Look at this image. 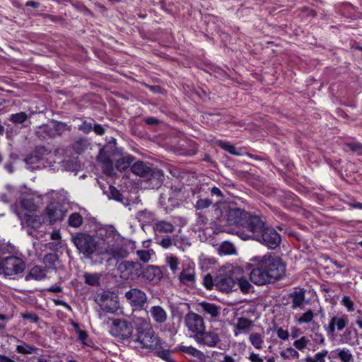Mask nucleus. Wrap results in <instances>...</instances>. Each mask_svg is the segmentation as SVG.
<instances>
[{
    "label": "nucleus",
    "mask_w": 362,
    "mask_h": 362,
    "mask_svg": "<svg viewBox=\"0 0 362 362\" xmlns=\"http://www.w3.org/2000/svg\"><path fill=\"white\" fill-rule=\"evenodd\" d=\"M92 130L98 135H103L105 133V128L100 124H95Z\"/></svg>",
    "instance_id": "64"
},
{
    "label": "nucleus",
    "mask_w": 362,
    "mask_h": 362,
    "mask_svg": "<svg viewBox=\"0 0 362 362\" xmlns=\"http://www.w3.org/2000/svg\"><path fill=\"white\" fill-rule=\"evenodd\" d=\"M135 341L139 342L141 348L153 349L158 346L159 339L151 329L146 332H137Z\"/></svg>",
    "instance_id": "16"
},
{
    "label": "nucleus",
    "mask_w": 362,
    "mask_h": 362,
    "mask_svg": "<svg viewBox=\"0 0 362 362\" xmlns=\"http://www.w3.org/2000/svg\"><path fill=\"white\" fill-rule=\"evenodd\" d=\"M22 223L26 225L28 228L27 233L29 235L38 239L42 237L44 231H37V230L41 228L43 223H47V222L43 220L42 214L40 216L25 214Z\"/></svg>",
    "instance_id": "14"
},
{
    "label": "nucleus",
    "mask_w": 362,
    "mask_h": 362,
    "mask_svg": "<svg viewBox=\"0 0 362 362\" xmlns=\"http://www.w3.org/2000/svg\"><path fill=\"white\" fill-rule=\"evenodd\" d=\"M245 237H247V240H255L272 250L276 249L281 242L280 234L274 228L268 226L262 216L250 235H245Z\"/></svg>",
    "instance_id": "4"
},
{
    "label": "nucleus",
    "mask_w": 362,
    "mask_h": 362,
    "mask_svg": "<svg viewBox=\"0 0 362 362\" xmlns=\"http://www.w3.org/2000/svg\"><path fill=\"white\" fill-rule=\"evenodd\" d=\"M166 262L170 269L173 273H175L179 269V261L175 256H169L166 257Z\"/></svg>",
    "instance_id": "48"
},
{
    "label": "nucleus",
    "mask_w": 362,
    "mask_h": 362,
    "mask_svg": "<svg viewBox=\"0 0 362 362\" xmlns=\"http://www.w3.org/2000/svg\"><path fill=\"white\" fill-rule=\"evenodd\" d=\"M138 218L140 221L151 223L154 220V214L153 212L145 209L138 212Z\"/></svg>",
    "instance_id": "42"
},
{
    "label": "nucleus",
    "mask_w": 362,
    "mask_h": 362,
    "mask_svg": "<svg viewBox=\"0 0 362 362\" xmlns=\"http://www.w3.org/2000/svg\"><path fill=\"white\" fill-rule=\"evenodd\" d=\"M348 324V319L346 316H333L329 321L328 327H327V334L329 335H333L337 329L338 331H341L346 325Z\"/></svg>",
    "instance_id": "19"
},
{
    "label": "nucleus",
    "mask_w": 362,
    "mask_h": 362,
    "mask_svg": "<svg viewBox=\"0 0 362 362\" xmlns=\"http://www.w3.org/2000/svg\"><path fill=\"white\" fill-rule=\"evenodd\" d=\"M194 340L201 345L208 347H216L221 341L218 329L202 331Z\"/></svg>",
    "instance_id": "15"
},
{
    "label": "nucleus",
    "mask_w": 362,
    "mask_h": 362,
    "mask_svg": "<svg viewBox=\"0 0 362 362\" xmlns=\"http://www.w3.org/2000/svg\"><path fill=\"white\" fill-rule=\"evenodd\" d=\"M180 281L186 285H192L195 282L194 272L190 269H184L179 276Z\"/></svg>",
    "instance_id": "28"
},
{
    "label": "nucleus",
    "mask_w": 362,
    "mask_h": 362,
    "mask_svg": "<svg viewBox=\"0 0 362 362\" xmlns=\"http://www.w3.org/2000/svg\"><path fill=\"white\" fill-rule=\"evenodd\" d=\"M103 246L100 255H109L112 259H123L129 255L123 238L116 229L110 226L105 230V237L102 238Z\"/></svg>",
    "instance_id": "3"
},
{
    "label": "nucleus",
    "mask_w": 362,
    "mask_h": 362,
    "mask_svg": "<svg viewBox=\"0 0 362 362\" xmlns=\"http://www.w3.org/2000/svg\"><path fill=\"white\" fill-rule=\"evenodd\" d=\"M136 333L139 332H146L152 329L150 320L148 318H137L134 320Z\"/></svg>",
    "instance_id": "30"
},
{
    "label": "nucleus",
    "mask_w": 362,
    "mask_h": 362,
    "mask_svg": "<svg viewBox=\"0 0 362 362\" xmlns=\"http://www.w3.org/2000/svg\"><path fill=\"white\" fill-rule=\"evenodd\" d=\"M85 283L92 286L100 285V274L98 273H85L83 274Z\"/></svg>",
    "instance_id": "35"
},
{
    "label": "nucleus",
    "mask_w": 362,
    "mask_h": 362,
    "mask_svg": "<svg viewBox=\"0 0 362 362\" xmlns=\"http://www.w3.org/2000/svg\"><path fill=\"white\" fill-rule=\"evenodd\" d=\"M315 315L316 314L311 309H309L298 316H296V322L298 325L310 324L314 321L313 319Z\"/></svg>",
    "instance_id": "29"
},
{
    "label": "nucleus",
    "mask_w": 362,
    "mask_h": 362,
    "mask_svg": "<svg viewBox=\"0 0 362 362\" xmlns=\"http://www.w3.org/2000/svg\"><path fill=\"white\" fill-rule=\"evenodd\" d=\"M197 306V310L210 320L216 321L221 315V308L214 303L202 301L199 303Z\"/></svg>",
    "instance_id": "17"
},
{
    "label": "nucleus",
    "mask_w": 362,
    "mask_h": 362,
    "mask_svg": "<svg viewBox=\"0 0 362 362\" xmlns=\"http://www.w3.org/2000/svg\"><path fill=\"white\" fill-rule=\"evenodd\" d=\"M328 351L323 350L320 352L317 353L313 357L317 362H325V358L327 356Z\"/></svg>",
    "instance_id": "61"
},
{
    "label": "nucleus",
    "mask_w": 362,
    "mask_h": 362,
    "mask_svg": "<svg viewBox=\"0 0 362 362\" xmlns=\"http://www.w3.org/2000/svg\"><path fill=\"white\" fill-rule=\"evenodd\" d=\"M67 212L66 209L59 203L49 204L42 213L43 220L49 224L62 221Z\"/></svg>",
    "instance_id": "9"
},
{
    "label": "nucleus",
    "mask_w": 362,
    "mask_h": 362,
    "mask_svg": "<svg viewBox=\"0 0 362 362\" xmlns=\"http://www.w3.org/2000/svg\"><path fill=\"white\" fill-rule=\"evenodd\" d=\"M74 327L76 329V332L78 334V339L86 345H88V344L86 342V339H88V334L86 331L81 330L79 328V326L77 323H74Z\"/></svg>",
    "instance_id": "54"
},
{
    "label": "nucleus",
    "mask_w": 362,
    "mask_h": 362,
    "mask_svg": "<svg viewBox=\"0 0 362 362\" xmlns=\"http://www.w3.org/2000/svg\"><path fill=\"white\" fill-rule=\"evenodd\" d=\"M346 145L353 151H358L362 149V144L358 142H349L346 143Z\"/></svg>",
    "instance_id": "62"
},
{
    "label": "nucleus",
    "mask_w": 362,
    "mask_h": 362,
    "mask_svg": "<svg viewBox=\"0 0 362 362\" xmlns=\"http://www.w3.org/2000/svg\"><path fill=\"white\" fill-rule=\"evenodd\" d=\"M59 262V257L54 253H48L43 257V263L50 269H56V263Z\"/></svg>",
    "instance_id": "33"
},
{
    "label": "nucleus",
    "mask_w": 362,
    "mask_h": 362,
    "mask_svg": "<svg viewBox=\"0 0 362 362\" xmlns=\"http://www.w3.org/2000/svg\"><path fill=\"white\" fill-rule=\"evenodd\" d=\"M93 124L91 122H88L86 120H83L82 124L78 126V130L83 132L84 134H88L92 131Z\"/></svg>",
    "instance_id": "56"
},
{
    "label": "nucleus",
    "mask_w": 362,
    "mask_h": 362,
    "mask_svg": "<svg viewBox=\"0 0 362 362\" xmlns=\"http://www.w3.org/2000/svg\"><path fill=\"white\" fill-rule=\"evenodd\" d=\"M46 276L45 271L40 266L33 267L25 276V281H30L31 279L41 280Z\"/></svg>",
    "instance_id": "26"
},
{
    "label": "nucleus",
    "mask_w": 362,
    "mask_h": 362,
    "mask_svg": "<svg viewBox=\"0 0 362 362\" xmlns=\"http://www.w3.org/2000/svg\"><path fill=\"white\" fill-rule=\"evenodd\" d=\"M309 343V340L306 338V337L303 336L299 339L296 340L293 342V346L298 350L303 351L305 349Z\"/></svg>",
    "instance_id": "52"
},
{
    "label": "nucleus",
    "mask_w": 362,
    "mask_h": 362,
    "mask_svg": "<svg viewBox=\"0 0 362 362\" xmlns=\"http://www.w3.org/2000/svg\"><path fill=\"white\" fill-rule=\"evenodd\" d=\"M203 283H204V286L207 289H211L213 286L214 285V281H213V278L211 274H207L204 276V278L203 279Z\"/></svg>",
    "instance_id": "60"
},
{
    "label": "nucleus",
    "mask_w": 362,
    "mask_h": 362,
    "mask_svg": "<svg viewBox=\"0 0 362 362\" xmlns=\"http://www.w3.org/2000/svg\"><path fill=\"white\" fill-rule=\"evenodd\" d=\"M73 243L80 252L86 256H90L94 252L100 255V247L103 246L102 239L96 241L91 235L78 233L73 236Z\"/></svg>",
    "instance_id": "5"
},
{
    "label": "nucleus",
    "mask_w": 362,
    "mask_h": 362,
    "mask_svg": "<svg viewBox=\"0 0 362 362\" xmlns=\"http://www.w3.org/2000/svg\"><path fill=\"white\" fill-rule=\"evenodd\" d=\"M219 251L224 255H232L235 252V247L231 243L225 241L220 245Z\"/></svg>",
    "instance_id": "43"
},
{
    "label": "nucleus",
    "mask_w": 362,
    "mask_h": 362,
    "mask_svg": "<svg viewBox=\"0 0 362 362\" xmlns=\"http://www.w3.org/2000/svg\"><path fill=\"white\" fill-rule=\"evenodd\" d=\"M235 276L236 285L240 290L244 293H249L254 291L253 286L249 282V281L243 277V276Z\"/></svg>",
    "instance_id": "25"
},
{
    "label": "nucleus",
    "mask_w": 362,
    "mask_h": 362,
    "mask_svg": "<svg viewBox=\"0 0 362 362\" xmlns=\"http://www.w3.org/2000/svg\"><path fill=\"white\" fill-rule=\"evenodd\" d=\"M53 128L55 136L57 135L60 136L66 131L70 130V127L67 124L57 121L53 122Z\"/></svg>",
    "instance_id": "40"
},
{
    "label": "nucleus",
    "mask_w": 362,
    "mask_h": 362,
    "mask_svg": "<svg viewBox=\"0 0 362 362\" xmlns=\"http://www.w3.org/2000/svg\"><path fill=\"white\" fill-rule=\"evenodd\" d=\"M124 296L127 303L134 308V310L144 309L145 304L147 303L146 293L138 288H130L125 293Z\"/></svg>",
    "instance_id": "13"
},
{
    "label": "nucleus",
    "mask_w": 362,
    "mask_h": 362,
    "mask_svg": "<svg viewBox=\"0 0 362 362\" xmlns=\"http://www.w3.org/2000/svg\"><path fill=\"white\" fill-rule=\"evenodd\" d=\"M280 355L284 358H298L299 357V353L293 348L289 347L286 350L281 351Z\"/></svg>",
    "instance_id": "45"
},
{
    "label": "nucleus",
    "mask_w": 362,
    "mask_h": 362,
    "mask_svg": "<svg viewBox=\"0 0 362 362\" xmlns=\"http://www.w3.org/2000/svg\"><path fill=\"white\" fill-rule=\"evenodd\" d=\"M241 271L238 267H233L230 275H220L215 279V286L219 291L229 293L236 286L235 276L240 274Z\"/></svg>",
    "instance_id": "10"
},
{
    "label": "nucleus",
    "mask_w": 362,
    "mask_h": 362,
    "mask_svg": "<svg viewBox=\"0 0 362 362\" xmlns=\"http://www.w3.org/2000/svg\"><path fill=\"white\" fill-rule=\"evenodd\" d=\"M253 326V322L245 317H238L236 323V329L242 332H247Z\"/></svg>",
    "instance_id": "31"
},
{
    "label": "nucleus",
    "mask_w": 362,
    "mask_h": 362,
    "mask_svg": "<svg viewBox=\"0 0 362 362\" xmlns=\"http://www.w3.org/2000/svg\"><path fill=\"white\" fill-rule=\"evenodd\" d=\"M250 280L257 286H264L281 279L286 273V264L275 255L266 254L251 259Z\"/></svg>",
    "instance_id": "1"
},
{
    "label": "nucleus",
    "mask_w": 362,
    "mask_h": 362,
    "mask_svg": "<svg viewBox=\"0 0 362 362\" xmlns=\"http://www.w3.org/2000/svg\"><path fill=\"white\" fill-rule=\"evenodd\" d=\"M153 320L157 324H163L167 320L168 315L165 310L160 305L151 306L148 310H146Z\"/></svg>",
    "instance_id": "20"
},
{
    "label": "nucleus",
    "mask_w": 362,
    "mask_h": 362,
    "mask_svg": "<svg viewBox=\"0 0 362 362\" xmlns=\"http://www.w3.org/2000/svg\"><path fill=\"white\" fill-rule=\"evenodd\" d=\"M134 157L130 155H122L116 162V168L119 171L126 170L133 162Z\"/></svg>",
    "instance_id": "27"
},
{
    "label": "nucleus",
    "mask_w": 362,
    "mask_h": 362,
    "mask_svg": "<svg viewBox=\"0 0 362 362\" xmlns=\"http://www.w3.org/2000/svg\"><path fill=\"white\" fill-rule=\"evenodd\" d=\"M335 357L341 360L342 362H353L354 357L351 354V351L349 349H336L335 351Z\"/></svg>",
    "instance_id": "32"
},
{
    "label": "nucleus",
    "mask_w": 362,
    "mask_h": 362,
    "mask_svg": "<svg viewBox=\"0 0 362 362\" xmlns=\"http://www.w3.org/2000/svg\"><path fill=\"white\" fill-rule=\"evenodd\" d=\"M212 201L209 199H199L197 201L194 207L197 210H203L209 208L212 204Z\"/></svg>",
    "instance_id": "49"
},
{
    "label": "nucleus",
    "mask_w": 362,
    "mask_h": 362,
    "mask_svg": "<svg viewBox=\"0 0 362 362\" xmlns=\"http://www.w3.org/2000/svg\"><path fill=\"white\" fill-rule=\"evenodd\" d=\"M173 243L174 239L168 235H166L158 242V244L163 248H169L173 245Z\"/></svg>",
    "instance_id": "55"
},
{
    "label": "nucleus",
    "mask_w": 362,
    "mask_h": 362,
    "mask_svg": "<svg viewBox=\"0 0 362 362\" xmlns=\"http://www.w3.org/2000/svg\"><path fill=\"white\" fill-rule=\"evenodd\" d=\"M22 317L24 320H30L32 322H37L40 320V317L35 313H25L21 314Z\"/></svg>",
    "instance_id": "57"
},
{
    "label": "nucleus",
    "mask_w": 362,
    "mask_h": 362,
    "mask_svg": "<svg viewBox=\"0 0 362 362\" xmlns=\"http://www.w3.org/2000/svg\"><path fill=\"white\" fill-rule=\"evenodd\" d=\"M249 341L255 349H261L262 348L264 340L261 334L257 332L251 333L249 336Z\"/></svg>",
    "instance_id": "38"
},
{
    "label": "nucleus",
    "mask_w": 362,
    "mask_h": 362,
    "mask_svg": "<svg viewBox=\"0 0 362 362\" xmlns=\"http://www.w3.org/2000/svg\"><path fill=\"white\" fill-rule=\"evenodd\" d=\"M184 322L188 331L192 334V336L194 339H195L202 331L206 329L203 317L192 311H190L185 315Z\"/></svg>",
    "instance_id": "11"
},
{
    "label": "nucleus",
    "mask_w": 362,
    "mask_h": 362,
    "mask_svg": "<svg viewBox=\"0 0 362 362\" xmlns=\"http://www.w3.org/2000/svg\"><path fill=\"white\" fill-rule=\"evenodd\" d=\"M178 349L180 351L191 355L194 357L202 356V354H200V351L192 346H180Z\"/></svg>",
    "instance_id": "47"
},
{
    "label": "nucleus",
    "mask_w": 362,
    "mask_h": 362,
    "mask_svg": "<svg viewBox=\"0 0 362 362\" xmlns=\"http://www.w3.org/2000/svg\"><path fill=\"white\" fill-rule=\"evenodd\" d=\"M132 324L121 319H114L110 329V332L113 337L122 340L128 339L132 335Z\"/></svg>",
    "instance_id": "12"
},
{
    "label": "nucleus",
    "mask_w": 362,
    "mask_h": 362,
    "mask_svg": "<svg viewBox=\"0 0 362 362\" xmlns=\"http://www.w3.org/2000/svg\"><path fill=\"white\" fill-rule=\"evenodd\" d=\"M223 209V211L216 209V218L220 222H226L228 226H235L230 233L237 235L243 240H247V237H245V235H250L261 216L233 204L224 206Z\"/></svg>",
    "instance_id": "2"
},
{
    "label": "nucleus",
    "mask_w": 362,
    "mask_h": 362,
    "mask_svg": "<svg viewBox=\"0 0 362 362\" xmlns=\"http://www.w3.org/2000/svg\"><path fill=\"white\" fill-rule=\"evenodd\" d=\"M37 136L41 139H47L48 138H54V132L53 125L44 124L38 127L36 131Z\"/></svg>",
    "instance_id": "24"
},
{
    "label": "nucleus",
    "mask_w": 362,
    "mask_h": 362,
    "mask_svg": "<svg viewBox=\"0 0 362 362\" xmlns=\"http://www.w3.org/2000/svg\"><path fill=\"white\" fill-rule=\"evenodd\" d=\"M151 165L143 161H138L131 166L132 172L145 180L151 169Z\"/></svg>",
    "instance_id": "21"
},
{
    "label": "nucleus",
    "mask_w": 362,
    "mask_h": 362,
    "mask_svg": "<svg viewBox=\"0 0 362 362\" xmlns=\"http://www.w3.org/2000/svg\"><path fill=\"white\" fill-rule=\"evenodd\" d=\"M157 356L166 362H175L172 357V353L169 350L162 349L157 351Z\"/></svg>",
    "instance_id": "51"
},
{
    "label": "nucleus",
    "mask_w": 362,
    "mask_h": 362,
    "mask_svg": "<svg viewBox=\"0 0 362 362\" xmlns=\"http://www.w3.org/2000/svg\"><path fill=\"white\" fill-rule=\"evenodd\" d=\"M83 223V218L79 213L71 214L68 218V224L73 228H78Z\"/></svg>",
    "instance_id": "39"
},
{
    "label": "nucleus",
    "mask_w": 362,
    "mask_h": 362,
    "mask_svg": "<svg viewBox=\"0 0 362 362\" xmlns=\"http://www.w3.org/2000/svg\"><path fill=\"white\" fill-rule=\"evenodd\" d=\"M313 337V339L315 342L320 344H325V337L322 334L320 333L319 332H313V335H311Z\"/></svg>",
    "instance_id": "59"
},
{
    "label": "nucleus",
    "mask_w": 362,
    "mask_h": 362,
    "mask_svg": "<svg viewBox=\"0 0 362 362\" xmlns=\"http://www.w3.org/2000/svg\"><path fill=\"white\" fill-rule=\"evenodd\" d=\"M25 269V261L17 256L8 255L0 259V269L6 276L15 279L16 276L22 274Z\"/></svg>",
    "instance_id": "6"
},
{
    "label": "nucleus",
    "mask_w": 362,
    "mask_h": 362,
    "mask_svg": "<svg viewBox=\"0 0 362 362\" xmlns=\"http://www.w3.org/2000/svg\"><path fill=\"white\" fill-rule=\"evenodd\" d=\"M121 277L126 279H135L144 274V268L138 262L122 261L117 266Z\"/></svg>",
    "instance_id": "8"
},
{
    "label": "nucleus",
    "mask_w": 362,
    "mask_h": 362,
    "mask_svg": "<svg viewBox=\"0 0 362 362\" xmlns=\"http://www.w3.org/2000/svg\"><path fill=\"white\" fill-rule=\"evenodd\" d=\"M146 182L149 183V187L152 189L159 188L164 181V173L163 170L156 168H151L148 175L145 179Z\"/></svg>",
    "instance_id": "18"
},
{
    "label": "nucleus",
    "mask_w": 362,
    "mask_h": 362,
    "mask_svg": "<svg viewBox=\"0 0 362 362\" xmlns=\"http://www.w3.org/2000/svg\"><path fill=\"white\" fill-rule=\"evenodd\" d=\"M218 144L219 147H221L222 149L226 151L229 153H230L232 155H237V156L240 155V153H238L236 151L235 147L233 144H230L229 142L219 141Z\"/></svg>",
    "instance_id": "46"
},
{
    "label": "nucleus",
    "mask_w": 362,
    "mask_h": 362,
    "mask_svg": "<svg viewBox=\"0 0 362 362\" xmlns=\"http://www.w3.org/2000/svg\"><path fill=\"white\" fill-rule=\"evenodd\" d=\"M136 255L139 259L144 262H149L151 257L150 250H139L136 251Z\"/></svg>",
    "instance_id": "53"
},
{
    "label": "nucleus",
    "mask_w": 362,
    "mask_h": 362,
    "mask_svg": "<svg viewBox=\"0 0 362 362\" xmlns=\"http://www.w3.org/2000/svg\"><path fill=\"white\" fill-rule=\"evenodd\" d=\"M293 309H296L302 305L305 300V293L303 291H295L291 293Z\"/></svg>",
    "instance_id": "34"
},
{
    "label": "nucleus",
    "mask_w": 362,
    "mask_h": 362,
    "mask_svg": "<svg viewBox=\"0 0 362 362\" xmlns=\"http://www.w3.org/2000/svg\"><path fill=\"white\" fill-rule=\"evenodd\" d=\"M13 339L17 342L20 343V344L17 345L16 349V351L18 354L23 355L31 354L33 353H35L38 350V349L34 345L26 344L23 341L20 340L14 337Z\"/></svg>",
    "instance_id": "23"
},
{
    "label": "nucleus",
    "mask_w": 362,
    "mask_h": 362,
    "mask_svg": "<svg viewBox=\"0 0 362 362\" xmlns=\"http://www.w3.org/2000/svg\"><path fill=\"white\" fill-rule=\"evenodd\" d=\"M276 334H277L278 337L283 340L288 339V338L289 337V334H288V331L283 329L281 327L279 328L276 330Z\"/></svg>",
    "instance_id": "63"
},
{
    "label": "nucleus",
    "mask_w": 362,
    "mask_h": 362,
    "mask_svg": "<svg viewBox=\"0 0 362 362\" xmlns=\"http://www.w3.org/2000/svg\"><path fill=\"white\" fill-rule=\"evenodd\" d=\"M342 304L347 308L348 311L354 310V303L351 300L350 297L344 296L341 300Z\"/></svg>",
    "instance_id": "58"
},
{
    "label": "nucleus",
    "mask_w": 362,
    "mask_h": 362,
    "mask_svg": "<svg viewBox=\"0 0 362 362\" xmlns=\"http://www.w3.org/2000/svg\"><path fill=\"white\" fill-rule=\"evenodd\" d=\"M153 228L156 233H173L175 227L170 223L163 220L156 221L153 226Z\"/></svg>",
    "instance_id": "22"
},
{
    "label": "nucleus",
    "mask_w": 362,
    "mask_h": 362,
    "mask_svg": "<svg viewBox=\"0 0 362 362\" xmlns=\"http://www.w3.org/2000/svg\"><path fill=\"white\" fill-rule=\"evenodd\" d=\"M108 197L111 199H113L117 202H120L122 203L124 202V196L119 192V190L117 189L116 187L113 186L109 187V194Z\"/></svg>",
    "instance_id": "44"
},
{
    "label": "nucleus",
    "mask_w": 362,
    "mask_h": 362,
    "mask_svg": "<svg viewBox=\"0 0 362 362\" xmlns=\"http://www.w3.org/2000/svg\"><path fill=\"white\" fill-rule=\"evenodd\" d=\"M357 334L355 329L347 328L340 336V342L341 344H351L354 337Z\"/></svg>",
    "instance_id": "36"
},
{
    "label": "nucleus",
    "mask_w": 362,
    "mask_h": 362,
    "mask_svg": "<svg viewBox=\"0 0 362 362\" xmlns=\"http://www.w3.org/2000/svg\"><path fill=\"white\" fill-rule=\"evenodd\" d=\"M21 206L25 210L32 212L37 209V206L33 202V198H23L20 201Z\"/></svg>",
    "instance_id": "41"
},
{
    "label": "nucleus",
    "mask_w": 362,
    "mask_h": 362,
    "mask_svg": "<svg viewBox=\"0 0 362 362\" xmlns=\"http://www.w3.org/2000/svg\"><path fill=\"white\" fill-rule=\"evenodd\" d=\"M95 302L105 313H115L119 308L118 296L113 292H103L97 296Z\"/></svg>",
    "instance_id": "7"
},
{
    "label": "nucleus",
    "mask_w": 362,
    "mask_h": 362,
    "mask_svg": "<svg viewBox=\"0 0 362 362\" xmlns=\"http://www.w3.org/2000/svg\"><path fill=\"white\" fill-rule=\"evenodd\" d=\"M28 115L24 112H21L15 114H11L9 117V120L14 124H23L28 119Z\"/></svg>",
    "instance_id": "37"
},
{
    "label": "nucleus",
    "mask_w": 362,
    "mask_h": 362,
    "mask_svg": "<svg viewBox=\"0 0 362 362\" xmlns=\"http://www.w3.org/2000/svg\"><path fill=\"white\" fill-rule=\"evenodd\" d=\"M15 247L11 245L10 243H1L0 241V255L9 254V255H12L11 254L14 252Z\"/></svg>",
    "instance_id": "50"
}]
</instances>
